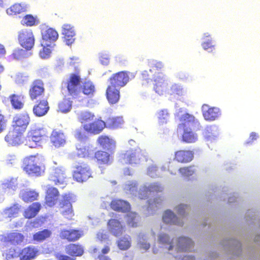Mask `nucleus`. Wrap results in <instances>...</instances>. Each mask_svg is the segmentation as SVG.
I'll list each match as a JSON object with an SVG mask.
<instances>
[{
  "instance_id": "37998d69",
  "label": "nucleus",
  "mask_w": 260,
  "mask_h": 260,
  "mask_svg": "<svg viewBox=\"0 0 260 260\" xmlns=\"http://www.w3.org/2000/svg\"><path fill=\"white\" fill-rule=\"evenodd\" d=\"M107 124V126L110 128H118L121 127L123 123L122 117H109L105 122Z\"/></svg>"
},
{
  "instance_id": "bf43d9fd",
  "label": "nucleus",
  "mask_w": 260,
  "mask_h": 260,
  "mask_svg": "<svg viewBox=\"0 0 260 260\" xmlns=\"http://www.w3.org/2000/svg\"><path fill=\"white\" fill-rule=\"evenodd\" d=\"M202 46L203 49L206 50H210V51H212L213 49H214V45L213 44L212 40H209L203 42L202 44Z\"/></svg>"
},
{
  "instance_id": "0e129e2a",
  "label": "nucleus",
  "mask_w": 260,
  "mask_h": 260,
  "mask_svg": "<svg viewBox=\"0 0 260 260\" xmlns=\"http://www.w3.org/2000/svg\"><path fill=\"white\" fill-rule=\"evenodd\" d=\"M75 137L79 140H83L87 138L85 134L81 130H77L75 133Z\"/></svg>"
},
{
  "instance_id": "a18cd8bd",
  "label": "nucleus",
  "mask_w": 260,
  "mask_h": 260,
  "mask_svg": "<svg viewBox=\"0 0 260 260\" xmlns=\"http://www.w3.org/2000/svg\"><path fill=\"white\" fill-rule=\"evenodd\" d=\"M94 117L95 116L93 113L88 111H83L79 114L78 119L81 123L84 124L93 120Z\"/></svg>"
},
{
  "instance_id": "9d476101",
  "label": "nucleus",
  "mask_w": 260,
  "mask_h": 260,
  "mask_svg": "<svg viewBox=\"0 0 260 260\" xmlns=\"http://www.w3.org/2000/svg\"><path fill=\"white\" fill-rule=\"evenodd\" d=\"M48 179L56 185H66L68 178L65 169L60 167L53 169Z\"/></svg>"
},
{
  "instance_id": "f257e3e1",
  "label": "nucleus",
  "mask_w": 260,
  "mask_h": 260,
  "mask_svg": "<svg viewBox=\"0 0 260 260\" xmlns=\"http://www.w3.org/2000/svg\"><path fill=\"white\" fill-rule=\"evenodd\" d=\"M43 157L38 154L25 157L22 160V168L29 176L39 177L45 172Z\"/></svg>"
},
{
  "instance_id": "a19ab883",
  "label": "nucleus",
  "mask_w": 260,
  "mask_h": 260,
  "mask_svg": "<svg viewBox=\"0 0 260 260\" xmlns=\"http://www.w3.org/2000/svg\"><path fill=\"white\" fill-rule=\"evenodd\" d=\"M39 193L34 190H24L22 192L21 199L26 203L31 202L38 199Z\"/></svg>"
},
{
  "instance_id": "f704fd0d",
  "label": "nucleus",
  "mask_w": 260,
  "mask_h": 260,
  "mask_svg": "<svg viewBox=\"0 0 260 260\" xmlns=\"http://www.w3.org/2000/svg\"><path fill=\"white\" fill-rule=\"evenodd\" d=\"M193 246L192 240L187 237H180L176 245L178 251H187Z\"/></svg>"
},
{
  "instance_id": "72a5a7b5",
  "label": "nucleus",
  "mask_w": 260,
  "mask_h": 260,
  "mask_svg": "<svg viewBox=\"0 0 260 260\" xmlns=\"http://www.w3.org/2000/svg\"><path fill=\"white\" fill-rule=\"evenodd\" d=\"M81 91L84 94L88 96H91L95 91V86L90 80L84 81L81 83L80 92Z\"/></svg>"
},
{
  "instance_id": "e433bc0d",
  "label": "nucleus",
  "mask_w": 260,
  "mask_h": 260,
  "mask_svg": "<svg viewBox=\"0 0 260 260\" xmlns=\"http://www.w3.org/2000/svg\"><path fill=\"white\" fill-rule=\"evenodd\" d=\"M7 13L9 15H16L26 11V7L24 4L15 3L8 8Z\"/></svg>"
},
{
  "instance_id": "4468645a",
  "label": "nucleus",
  "mask_w": 260,
  "mask_h": 260,
  "mask_svg": "<svg viewBox=\"0 0 260 260\" xmlns=\"http://www.w3.org/2000/svg\"><path fill=\"white\" fill-rule=\"evenodd\" d=\"M144 155L140 148L129 150L123 154V159L126 164L136 165Z\"/></svg>"
},
{
  "instance_id": "6ab92c4d",
  "label": "nucleus",
  "mask_w": 260,
  "mask_h": 260,
  "mask_svg": "<svg viewBox=\"0 0 260 260\" xmlns=\"http://www.w3.org/2000/svg\"><path fill=\"white\" fill-rule=\"evenodd\" d=\"M39 254V250L32 245L27 246L19 251L20 260H34Z\"/></svg>"
},
{
  "instance_id": "a211bd4d",
  "label": "nucleus",
  "mask_w": 260,
  "mask_h": 260,
  "mask_svg": "<svg viewBox=\"0 0 260 260\" xmlns=\"http://www.w3.org/2000/svg\"><path fill=\"white\" fill-rule=\"evenodd\" d=\"M42 42L41 45L51 46L58 38L57 31L52 28H48L42 33Z\"/></svg>"
},
{
  "instance_id": "603ef678",
  "label": "nucleus",
  "mask_w": 260,
  "mask_h": 260,
  "mask_svg": "<svg viewBox=\"0 0 260 260\" xmlns=\"http://www.w3.org/2000/svg\"><path fill=\"white\" fill-rule=\"evenodd\" d=\"M21 23L23 25L32 26L36 24V19L31 15L28 14L23 17Z\"/></svg>"
},
{
  "instance_id": "9b49d317",
  "label": "nucleus",
  "mask_w": 260,
  "mask_h": 260,
  "mask_svg": "<svg viewBox=\"0 0 260 260\" xmlns=\"http://www.w3.org/2000/svg\"><path fill=\"white\" fill-rule=\"evenodd\" d=\"M129 73L120 71L113 74L109 79V84L120 88L126 85L129 80Z\"/></svg>"
},
{
  "instance_id": "774afa93",
  "label": "nucleus",
  "mask_w": 260,
  "mask_h": 260,
  "mask_svg": "<svg viewBox=\"0 0 260 260\" xmlns=\"http://www.w3.org/2000/svg\"><path fill=\"white\" fill-rule=\"evenodd\" d=\"M149 71H144L141 74V78L143 80H151V76L149 74Z\"/></svg>"
},
{
  "instance_id": "f8f14e48",
  "label": "nucleus",
  "mask_w": 260,
  "mask_h": 260,
  "mask_svg": "<svg viewBox=\"0 0 260 260\" xmlns=\"http://www.w3.org/2000/svg\"><path fill=\"white\" fill-rule=\"evenodd\" d=\"M106 127V122L100 119H95L83 125V128L88 134L97 135L102 132Z\"/></svg>"
},
{
  "instance_id": "2f4dec72",
  "label": "nucleus",
  "mask_w": 260,
  "mask_h": 260,
  "mask_svg": "<svg viewBox=\"0 0 260 260\" xmlns=\"http://www.w3.org/2000/svg\"><path fill=\"white\" fill-rule=\"evenodd\" d=\"M155 82L153 89L156 93L159 95H162L166 92L168 84L165 80L161 77H157L154 79Z\"/></svg>"
},
{
  "instance_id": "bb28decb",
  "label": "nucleus",
  "mask_w": 260,
  "mask_h": 260,
  "mask_svg": "<svg viewBox=\"0 0 260 260\" xmlns=\"http://www.w3.org/2000/svg\"><path fill=\"white\" fill-rule=\"evenodd\" d=\"M110 207L113 210L123 213L129 211L131 209L129 203L120 200L112 201L110 203Z\"/></svg>"
},
{
  "instance_id": "473e14b6",
  "label": "nucleus",
  "mask_w": 260,
  "mask_h": 260,
  "mask_svg": "<svg viewBox=\"0 0 260 260\" xmlns=\"http://www.w3.org/2000/svg\"><path fill=\"white\" fill-rule=\"evenodd\" d=\"M94 158L100 165H109L111 162L110 154L104 151L98 150L94 155Z\"/></svg>"
},
{
  "instance_id": "69168bd1",
  "label": "nucleus",
  "mask_w": 260,
  "mask_h": 260,
  "mask_svg": "<svg viewBox=\"0 0 260 260\" xmlns=\"http://www.w3.org/2000/svg\"><path fill=\"white\" fill-rule=\"evenodd\" d=\"M150 192V191L147 189L145 188L143 190H141L139 191V198L141 199H145L148 196V193Z\"/></svg>"
},
{
  "instance_id": "13d9d810",
  "label": "nucleus",
  "mask_w": 260,
  "mask_h": 260,
  "mask_svg": "<svg viewBox=\"0 0 260 260\" xmlns=\"http://www.w3.org/2000/svg\"><path fill=\"white\" fill-rule=\"evenodd\" d=\"M158 117L160 122H166L167 118L169 116L168 112L166 110H162L160 111L158 113Z\"/></svg>"
},
{
  "instance_id": "338daca9",
  "label": "nucleus",
  "mask_w": 260,
  "mask_h": 260,
  "mask_svg": "<svg viewBox=\"0 0 260 260\" xmlns=\"http://www.w3.org/2000/svg\"><path fill=\"white\" fill-rule=\"evenodd\" d=\"M100 60L103 64H107L109 62V57L106 54H102L100 56Z\"/></svg>"
},
{
  "instance_id": "3c124183",
  "label": "nucleus",
  "mask_w": 260,
  "mask_h": 260,
  "mask_svg": "<svg viewBox=\"0 0 260 260\" xmlns=\"http://www.w3.org/2000/svg\"><path fill=\"white\" fill-rule=\"evenodd\" d=\"M127 223L132 228H135L138 226L137 214L135 213H130L127 215Z\"/></svg>"
},
{
  "instance_id": "052dcab7",
  "label": "nucleus",
  "mask_w": 260,
  "mask_h": 260,
  "mask_svg": "<svg viewBox=\"0 0 260 260\" xmlns=\"http://www.w3.org/2000/svg\"><path fill=\"white\" fill-rule=\"evenodd\" d=\"M187 209L188 206L187 205L180 204L176 207V211L178 215H184Z\"/></svg>"
},
{
  "instance_id": "4d7b16f0",
  "label": "nucleus",
  "mask_w": 260,
  "mask_h": 260,
  "mask_svg": "<svg viewBox=\"0 0 260 260\" xmlns=\"http://www.w3.org/2000/svg\"><path fill=\"white\" fill-rule=\"evenodd\" d=\"M54 44H52L51 45V46H49V47H53ZM43 46V49L40 52V55L42 58H45L48 57L50 53H51V50L49 48H48L47 47L48 46H44V45H42Z\"/></svg>"
},
{
  "instance_id": "1a4fd4ad",
  "label": "nucleus",
  "mask_w": 260,
  "mask_h": 260,
  "mask_svg": "<svg viewBox=\"0 0 260 260\" xmlns=\"http://www.w3.org/2000/svg\"><path fill=\"white\" fill-rule=\"evenodd\" d=\"M45 89L43 81L40 79L34 80L28 90L29 96L31 101L40 98L45 94Z\"/></svg>"
},
{
  "instance_id": "39448f33",
  "label": "nucleus",
  "mask_w": 260,
  "mask_h": 260,
  "mask_svg": "<svg viewBox=\"0 0 260 260\" xmlns=\"http://www.w3.org/2000/svg\"><path fill=\"white\" fill-rule=\"evenodd\" d=\"M75 168L73 173V177L76 181L83 182L92 177L91 169L86 163H79Z\"/></svg>"
},
{
  "instance_id": "864d4df0",
  "label": "nucleus",
  "mask_w": 260,
  "mask_h": 260,
  "mask_svg": "<svg viewBox=\"0 0 260 260\" xmlns=\"http://www.w3.org/2000/svg\"><path fill=\"white\" fill-rule=\"evenodd\" d=\"M77 149L78 151V155L81 157H87L90 153V150L89 147L79 146V147H77Z\"/></svg>"
},
{
  "instance_id": "c9c22d12",
  "label": "nucleus",
  "mask_w": 260,
  "mask_h": 260,
  "mask_svg": "<svg viewBox=\"0 0 260 260\" xmlns=\"http://www.w3.org/2000/svg\"><path fill=\"white\" fill-rule=\"evenodd\" d=\"M52 235V232L48 229H44L35 233L32 236V240L35 242H42L49 238Z\"/></svg>"
},
{
  "instance_id": "423d86ee",
  "label": "nucleus",
  "mask_w": 260,
  "mask_h": 260,
  "mask_svg": "<svg viewBox=\"0 0 260 260\" xmlns=\"http://www.w3.org/2000/svg\"><path fill=\"white\" fill-rule=\"evenodd\" d=\"M30 121V117L27 112L17 114L13 118L12 128L24 134L29 124Z\"/></svg>"
},
{
  "instance_id": "4c0bfd02",
  "label": "nucleus",
  "mask_w": 260,
  "mask_h": 260,
  "mask_svg": "<svg viewBox=\"0 0 260 260\" xmlns=\"http://www.w3.org/2000/svg\"><path fill=\"white\" fill-rule=\"evenodd\" d=\"M162 220L166 223L182 225V223L178 221L176 215L170 210H167L165 212L162 216Z\"/></svg>"
},
{
  "instance_id": "4be33fe9",
  "label": "nucleus",
  "mask_w": 260,
  "mask_h": 260,
  "mask_svg": "<svg viewBox=\"0 0 260 260\" xmlns=\"http://www.w3.org/2000/svg\"><path fill=\"white\" fill-rule=\"evenodd\" d=\"M119 88L109 85L107 86L106 95L109 103L111 104H115L118 102L120 100Z\"/></svg>"
},
{
  "instance_id": "20e7f679",
  "label": "nucleus",
  "mask_w": 260,
  "mask_h": 260,
  "mask_svg": "<svg viewBox=\"0 0 260 260\" xmlns=\"http://www.w3.org/2000/svg\"><path fill=\"white\" fill-rule=\"evenodd\" d=\"M48 133L44 128L30 130L27 136V145L30 148H35L47 137Z\"/></svg>"
},
{
  "instance_id": "58836bf2",
  "label": "nucleus",
  "mask_w": 260,
  "mask_h": 260,
  "mask_svg": "<svg viewBox=\"0 0 260 260\" xmlns=\"http://www.w3.org/2000/svg\"><path fill=\"white\" fill-rule=\"evenodd\" d=\"M28 54L26 50L21 48H16L13 50L12 53L9 55V59L12 60H20L27 57Z\"/></svg>"
},
{
  "instance_id": "0eeeda50",
  "label": "nucleus",
  "mask_w": 260,
  "mask_h": 260,
  "mask_svg": "<svg viewBox=\"0 0 260 260\" xmlns=\"http://www.w3.org/2000/svg\"><path fill=\"white\" fill-rule=\"evenodd\" d=\"M19 44L26 50H30L34 46L35 37L31 29H23L18 33Z\"/></svg>"
},
{
  "instance_id": "b1692460",
  "label": "nucleus",
  "mask_w": 260,
  "mask_h": 260,
  "mask_svg": "<svg viewBox=\"0 0 260 260\" xmlns=\"http://www.w3.org/2000/svg\"><path fill=\"white\" fill-rule=\"evenodd\" d=\"M59 196V192L56 188H48L46 191L45 204L49 207H53L57 203Z\"/></svg>"
},
{
  "instance_id": "8fccbe9b",
  "label": "nucleus",
  "mask_w": 260,
  "mask_h": 260,
  "mask_svg": "<svg viewBox=\"0 0 260 260\" xmlns=\"http://www.w3.org/2000/svg\"><path fill=\"white\" fill-rule=\"evenodd\" d=\"M7 260H14L15 258L19 257V252H17L14 248H10L6 250L3 254Z\"/></svg>"
},
{
  "instance_id": "c756f323",
  "label": "nucleus",
  "mask_w": 260,
  "mask_h": 260,
  "mask_svg": "<svg viewBox=\"0 0 260 260\" xmlns=\"http://www.w3.org/2000/svg\"><path fill=\"white\" fill-rule=\"evenodd\" d=\"M108 226L110 231L115 236L118 237L122 234L123 228L118 220L110 219L108 222Z\"/></svg>"
},
{
  "instance_id": "ea45409f",
  "label": "nucleus",
  "mask_w": 260,
  "mask_h": 260,
  "mask_svg": "<svg viewBox=\"0 0 260 260\" xmlns=\"http://www.w3.org/2000/svg\"><path fill=\"white\" fill-rule=\"evenodd\" d=\"M158 242L162 245V247L171 250L173 247V240H170L169 236L166 234H160L158 237Z\"/></svg>"
},
{
  "instance_id": "49530a36",
  "label": "nucleus",
  "mask_w": 260,
  "mask_h": 260,
  "mask_svg": "<svg viewBox=\"0 0 260 260\" xmlns=\"http://www.w3.org/2000/svg\"><path fill=\"white\" fill-rule=\"evenodd\" d=\"M2 187L6 191H15L17 187L16 180L13 178L7 180L2 184Z\"/></svg>"
},
{
  "instance_id": "79ce46f5",
  "label": "nucleus",
  "mask_w": 260,
  "mask_h": 260,
  "mask_svg": "<svg viewBox=\"0 0 260 260\" xmlns=\"http://www.w3.org/2000/svg\"><path fill=\"white\" fill-rule=\"evenodd\" d=\"M21 206L17 203L13 204L9 207L6 208L4 212L9 218H15L17 217L20 212Z\"/></svg>"
},
{
  "instance_id": "ddd939ff",
  "label": "nucleus",
  "mask_w": 260,
  "mask_h": 260,
  "mask_svg": "<svg viewBox=\"0 0 260 260\" xmlns=\"http://www.w3.org/2000/svg\"><path fill=\"white\" fill-rule=\"evenodd\" d=\"M84 235L82 230L80 229H62L59 233L61 239L68 242H75L80 239Z\"/></svg>"
},
{
  "instance_id": "c03bdc74",
  "label": "nucleus",
  "mask_w": 260,
  "mask_h": 260,
  "mask_svg": "<svg viewBox=\"0 0 260 260\" xmlns=\"http://www.w3.org/2000/svg\"><path fill=\"white\" fill-rule=\"evenodd\" d=\"M118 247L122 250H126L131 246V239L129 236H124L119 239L117 242Z\"/></svg>"
},
{
  "instance_id": "7c9ffc66",
  "label": "nucleus",
  "mask_w": 260,
  "mask_h": 260,
  "mask_svg": "<svg viewBox=\"0 0 260 260\" xmlns=\"http://www.w3.org/2000/svg\"><path fill=\"white\" fill-rule=\"evenodd\" d=\"M98 143L103 148H106L111 151L115 147V141L105 135H101L98 138Z\"/></svg>"
},
{
  "instance_id": "393cba45",
  "label": "nucleus",
  "mask_w": 260,
  "mask_h": 260,
  "mask_svg": "<svg viewBox=\"0 0 260 260\" xmlns=\"http://www.w3.org/2000/svg\"><path fill=\"white\" fill-rule=\"evenodd\" d=\"M42 208V205L39 202H35L28 206L24 210L23 216L26 219H31L35 217L39 213Z\"/></svg>"
},
{
  "instance_id": "680f3d73",
  "label": "nucleus",
  "mask_w": 260,
  "mask_h": 260,
  "mask_svg": "<svg viewBox=\"0 0 260 260\" xmlns=\"http://www.w3.org/2000/svg\"><path fill=\"white\" fill-rule=\"evenodd\" d=\"M55 257L57 260H75V258L70 255H67L63 254L57 253L55 254Z\"/></svg>"
},
{
  "instance_id": "2eb2a0df",
  "label": "nucleus",
  "mask_w": 260,
  "mask_h": 260,
  "mask_svg": "<svg viewBox=\"0 0 260 260\" xmlns=\"http://www.w3.org/2000/svg\"><path fill=\"white\" fill-rule=\"evenodd\" d=\"M1 241L5 244H10L12 245L21 244L24 240V235L16 231L3 235Z\"/></svg>"
},
{
  "instance_id": "6e6552de",
  "label": "nucleus",
  "mask_w": 260,
  "mask_h": 260,
  "mask_svg": "<svg viewBox=\"0 0 260 260\" xmlns=\"http://www.w3.org/2000/svg\"><path fill=\"white\" fill-rule=\"evenodd\" d=\"M81 79L78 74H71L66 82V87L69 94L76 98L80 93Z\"/></svg>"
},
{
  "instance_id": "c85d7f7f",
  "label": "nucleus",
  "mask_w": 260,
  "mask_h": 260,
  "mask_svg": "<svg viewBox=\"0 0 260 260\" xmlns=\"http://www.w3.org/2000/svg\"><path fill=\"white\" fill-rule=\"evenodd\" d=\"M24 96L17 94H12L9 96L12 107L16 110H20L24 107Z\"/></svg>"
},
{
  "instance_id": "aec40b11",
  "label": "nucleus",
  "mask_w": 260,
  "mask_h": 260,
  "mask_svg": "<svg viewBox=\"0 0 260 260\" xmlns=\"http://www.w3.org/2000/svg\"><path fill=\"white\" fill-rule=\"evenodd\" d=\"M50 109L49 103L47 98L39 100L34 105L32 112L37 117H42L48 113Z\"/></svg>"
},
{
  "instance_id": "6e6d98bb",
  "label": "nucleus",
  "mask_w": 260,
  "mask_h": 260,
  "mask_svg": "<svg viewBox=\"0 0 260 260\" xmlns=\"http://www.w3.org/2000/svg\"><path fill=\"white\" fill-rule=\"evenodd\" d=\"M8 119L5 115L1 113L0 110V133L4 132L6 127Z\"/></svg>"
},
{
  "instance_id": "f03ea898",
  "label": "nucleus",
  "mask_w": 260,
  "mask_h": 260,
  "mask_svg": "<svg viewBox=\"0 0 260 260\" xmlns=\"http://www.w3.org/2000/svg\"><path fill=\"white\" fill-rule=\"evenodd\" d=\"M181 122L178 126V128L184 131L182 139L186 143H192L196 142L198 139L197 135L188 129H190L197 124H199L198 121L194 116L189 113H186L179 118Z\"/></svg>"
},
{
  "instance_id": "cd10ccee",
  "label": "nucleus",
  "mask_w": 260,
  "mask_h": 260,
  "mask_svg": "<svg viewBox=\"0 0 260 260\" xmlns=\"http://www.w3.org/2000/svg\"><path fill=\"white\" fill-rule=\"evenodd\" d=\"M66 251L69 255L74 257L81 256L84 253V249L79 244H70L66 246Z\"/></svg>"
},
{
  "instance_id": "7ed1b4c3",
  "label": "nucleus",
  "mask_w": 260,
  "mask_h": 260,
  "mask_svg": "<svg viewBox=\"0 0 260 260\" xmlns=\"http://www.w3.org/2000/svg\"><path fill=\"white\" fill-rule=\"evenodd\" d=\"M74 197L72 194L66 193L62 195V199L59 202V208L61 209V214L66 218L71 219L74 215L72 203L74 202Z\"/></svg>"
},
{
  "instance_id": "09e8293b",
  "label": "nucleus",
  "mask_w": 260,
  "mask_h": 260,
  "mask_svg": "<svg viewBox=\"0 0 260 260\" xmlns=\"http://www.w3.org/2000/svg\"><path fill=\"white\" fill-rule=\"evenodd\" d=\"M179 173L183 176L189 177L196 173L195 166L193 165L181 167L179 169Z\"/></svg>"
},
{
  "instance_id": "412c9836",
  "label": "nucleus",
  "mask_w": 260,
  "mask_h": 260,
  "mask_svg": "<svg viewBox=\"0 0 260 260\" xmlns=\"http://www.w3.org/2000/svg\"><path fill=\"white\" fill-rule=\"evenodd\" d=\"M202 113L204 119L209 121L215 120L220 115V111L218 108L209 107L207 105L203 106Z\"/></svg>"
},
{
  "instance_id": "dca6fc26",
  "label": "nucleus",
  "mask_w": 260,
  "mask_h": 260,
  "mask_svg": "<svg viewBox=\"0 0 260 260\" xmlns=\"http://www.w3.org/2000/svg\"><path fill=\"white\" fill-rule=\"evenodd\" d=\"M5 140L9 145L18 146L23 142V133L12 128L5 136Z\"/></svg>"
},
{
  "instance_id": "f3484780",
  "label": "nucleus",
  "mask_w": 260,
  "mask_h": 260,
  "mask_svg": "<svg viewBox=\"0 0 260 260\" xmlns=\"http://www.w3.org/2000/svg\"><path fill=\"white\" fill-rule=\"evenodd\" d=\"M194 158V152L190 150H178L174 152V160L181 164H187Z\"/></svg>"
},
{
  "instance_id": "e2e57ef3",
  "label": "nucleus",
  "mask_w": 260,
  "mask_h": 260,
  "mask_svg": "<svg viewBox=\"0 0 260 260\" xmlns=\"http://www.w3.org/2000/svg\"><path fill=\"white\" fill-rule=\"evenodd\" d=\"M163 64L160 61H155L151 67V69L149 70L150 72H152L155 70H160L163 68Z\"/></svg>"
},
{
  "instance_id": "5fc2aeb1",
  "label": "nucleus",
  "mask_w": 260,
  "mask_h": 260,
  "mask_svg": "<svg viewBox=\"0 0 260 260\" xmlns=\"http://www.w3.org/2000/svg\"><path fill=\"white\" fill-rule=\"evenodd\" d=\"M183 91L181 87L176 84L172 85L170 89V94L171 95H180L182 94Z\"/></svg>"
},
{
  "instance_id": "de8ad7c7",
  "label": "nucleus",
  "mask_w": 260,
  "mask_h": 260,
  "mask_svg": "<svg viewBox=\"0 0 260 260\" xmlns=\"http://www.w3.org/2000/svg\"><path fill=\"white\" fill-rule=\"evenodd\" d=\"M72 106V101L64 99L58 104V111L62 113H67L71 109Z\"/></svg>"
},
{
  "instance_id": "a878e982",
  "label": "nucleus",
  "mask_w": 260,
  "mask_h": 260,
  "mask_svg": "<svg viewBox=\"0 0 260 260\" xmlns=\"http://www.w3.org/2000/svg\"><path fill=\"white\" fill-rule=\"evenodd\" d=\"M50 141L55 147H60L66 143L65 136L61 131L54 129L50 136Z\"/></svg>"
},
{
  "instance_id": "5701e85b",
  "label": "nucleus",
  "mask_w": 260,
  "mask_h": 260,
  "mask_svg": "<svg viewBox=\"0 0 260 260\" xmlns=\"http://www.w3.org/2000/svg\"><path fill=\"white\" fill-rule=\"evenodd\" d=\"M62 34L66 44L70 45L74 43L75 31L72 25L69 24H63L62 29Z\"/></svg>"
}]
</instances>
